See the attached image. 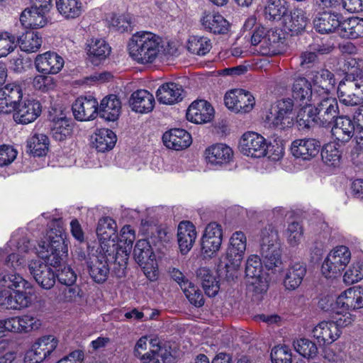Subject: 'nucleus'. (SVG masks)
<instances>
[{
    "mask_svg": "<svg viewBox=\"0 0 363 363\" xmlns=\"http://www.w3.org/2000/svg\"><path fill=\"white\" fill-rule=\"evenodd\" d=\"M338 143H330L321 150L323 162L329 167H337L340 164L342 152L339 150Z\"/></svg>",
    "mask_w": 363,
    "mask_h": 363,
    "instance_id": "8fccbe9b",
    "label": "nucleus"
},
{
    "mask_svg": "<svg viewBox=\"0 0 363 363\" xmlns=\"http://www.w3.org/2000/svg\"><path fill=\"white\" fill-rule=\"evenodd\" d=\"M272 363H291V350L286 345L274 347L271 352Z\"/></svg>",
    "mask_w": 363,
    "mask_h": 363,
    "instance_id": "69168bd1",
    "label": "nucleus"
},
{
    "mask_svg": "<svg viewBox=\"0 0 363 363\" xmlns=\"http://www.w3.org/2000/svg\"><path fill=\"white\" fill-rule=\"evenodd\" d=\"M128 47L130 56L142 65L152 63L167 55L162 39L151 32H137L132 35Z\"/></svg>",
    "mask_w": 363,
    "mask_h": 363,
    "instance_id": "f03ea898",
    "label": "nucleus"
},
{
    "mask_svg": "<svg viewBox=\"0 0 363 363\" xmlns=\"http://www.w3.org/2000/svg\"><path fill=\"white\" fill-rule=\"evenodd\" d=\"M344 281L352 284L359 281L363 279V262H354L344 274Z\"/></svg>",
    "mask_w": 363,
    "mask_h": 363,
    "instance_id": "338daca9",
    "label": "nucleus"
},
{
    "mask_svg": "<svg viewBox=\"0 0 363 363\" xmlns=\"http://www.w3.org/2000/svg\"><path fill=\"white\" fill-rule=\"evenodd\" d=\"M315 106L318 114V126L330 127L334 121L340 116L339 104L334 97L323 98Z\"/></svg>",
    "mask_w": 363,
    "mask_h": 363,
    "instance_id": "ddd939ff",
    "label": "nucleus"
},
{
    "mask_svg": "<svg viewBox=\"0 0 363 363\" xmlns=\"http://www.w3.org/2000/svg\"><path fill=\"white\" fill-rule=\"evenodd\" d=\"M211 42L207 37L192 36L188 41L189 51L197 55H205L211 50Z\"/></svg>",
    "mask_w": 363,
    "mask_h": 363,
    "instance_id": "603ef678",
    "label": "nucleus"
},
{
    "mask_svg": "<svg viewBox=\"0 0 363 363\" xmlns=\"http://www.w3.org/2000/svg\"><path fill=\"white\" fill-rule=\"evenodd\" d=\"M341 15L337 13L325 11L319 13L313 21L315 30L321 34H329L341 27Z\"/></svg>",
    "mask_w": 363,
    "mask_h": 363,
    "instance_id": "a878e982",
    "label": "nucleus"
},
{
    "mask_svg": "<svg viewBox=\"0 0 363 363\" xmlns=\"http://www.w3.org/2000/svg\"><path fill=\"white\" fill-rule=\"evenodd\" d=\"M196 238L195 226L190 221H182L177 229V241L180 252L186 255L192 248Z\"/></svg>",
    "mask_w": 363,
    "mask_h": 363,
    "instance_id": "cd10ccee",
    "label": "nucleus"
},
{
    "mask_svg": "<svg viewBox=\"0 0 363 363\" xmlns=\"http://www.w3.org/2000/svg\"><path fill=\"white\" fill-rule=\"evenodd\" d=\"M223 232L221 225L216 222L210 223L205 229L201 238V249L208 256L218 251L222 243Z\"/></svg>",
    "mask_w": 363,
    "mask_h": 363,
    "instance_id": "2eb2a0df",
    "label": "nucleus"
},
{
    "mask_svg": "<svg viewBox=\"0 0 363 363\" xmlns=\"http://www.w3.org/2000/svg\"><path fill=\"white\" fill-rule=\"evenodd\" d=\"M306 273V268L301 263L291 265L285 272L284 286L286 289L294 290L301 284Z\"/></svg>",
    "mask_w": 363,
    "mask_h": 363,
    "instance_id": "f704fd0d",
    "label": "nucleus"
},
{
    "mask_svg": "<svg viewBox=\"0 0 363 363\" xmlns=\"http://www.w3.org/2000/svg\"><path fill=\"white\" fill-rule=\"evenodd\" d=\"M41 105L38 101L26 99L18 104L13 113V119L21 124L33 122L41 113Z\"/></svg>",
    "mask_w": 363,
    "mask_h": 363,
    "instance_id": "dca6fc26",
    "label": "nucleus"
},
{
    "mask_svg": "<svg viewBox=\"0 0 363 363\" xmlns=\"http://www.w3.org/2000/svg\"><path fill=\"white\" fill-rule=\"evenodd\" d=\"M287 2L284 0H269L264 8V16L269 21H278L286 15Z\"/></svg>",
    "mask_w": 363,
    "mask_h": 363,
    "instance_id": "a18cd8bd",
    "label": "nucleus"
},
{
    "mask_svg": "<svg viewBox=\"0 0 363 363\" xmlns=\"http://www.w3.org/2000/svg\"><path fill=\"white\" fill-rule=\"evenodd\" d=\"M345 72L343 79H350L363 84V60L349 57L344 62Z\"/></svg>",
    "mask_w": 363,
    "mask_h": 363,
    "instance_id": "ea45409f",
    "label": "nucleus"
},
{
    "mask_svg": "<svg viewBox=\"0 0 363 363\" xmlns=\"http://www.w3.org/2000/svg\"><path fill=\"white\" fill-rule=\"evenodd\" d=\"M135 238V232L130 225H125L121 230L120 244L117 245L113 244L111 247L106 250V252L116 253L117 249L123 247L128 250V254L129 255Z\"/></svg>",
    "mask_w": 363,
    "mask_h": 363,
    "instance_id": "5fc2aeb1",
    "label": "nucleus"
},
{
    "mask_svg": "<svg viewBox=\"0 0 363 363\" xmlns=\"http://www.w3.org/2000/svg\"><path fill=\"white\" fill-rule=\"evenodd\" d=\"M21 49L26 52H35L42 45V38L33 30L26 31L16 40Z\"/></svg>",
    "mask_w": 363,
    "mask_h": 363,
    "instance_id": "c03bdc74",
    "label": "nucleus"
},
{
    "mask_svg": "<svg viewBox=\"0 0 363 363\" xmlns=\"http://www.w3.org/2000/svg\"><path fill=\"white\" fill-rule=\"evenodd\" d=\"M341 30L344 38L356 39L363 37L361 18L352 17L341 23Z\"/></svg>",
    "mask_w": 363,
    "mask_h": 363,
    "instance_id": "3c124183",
    "label": "nucleus"
},
{
    "mask_svg": "<svg viewBox=\"0 0 363 363\" xmlns=\"http://www.w3.org/2000/svg\"><path fill=\"white\" fill-rule=\"evenodd\" d=\"M303 106L297 114V123L303 128H310L314 125H318V114L316 113L315 106L311 105L300 104Z\"/></svg>",
    "mask_w": 363,
    "mask_h": 363,
    "instance_id": "49530a36",
    "label": "nucleus"
},
{
    "mask_svg": "<svg viewBox=\"0 0 363 363\" xmlns=\"http://www.w3.org/2000/svg\"><path fill=\"white\" fill-rule=\"evenodd\" d=\"M292 96L295 101L306 105L312 96L311 82L304 77H298L292 84Z\"/></svg>",
    "mask_w": 363,
    "mask_h": 363,
    "instance_id": "c9c22d12",
    "label": "nucleus"
},
{
    "mask_svg": "<svg viewBox=\"0 0 363 363\" xmlns=\"http://www.w3.org/2000/svg\"><path fill=\"white\" fill-rule=\"evenodd\" d=\"M21 323V333H28L39 330L42 326L41 320L36 316L23 315L19 316Z\"/></svg>",
    "mask_w": 363,
    "mask_h": 363,
    "instance_id": "774afa93",
    "label": "nucleus"
},
{
    "mask_svg": "<svg viewBox=\"0 0 363 363\" xmlns=\"http://www.w3.org/2000/svg\"><path fill=\"white\" fill-rule=\"evenodd\" d=\"M351 253L346 246L341 245L334 248L325 259L321 270L328 278L340 274L350 262Z\"/></svg>",
    "mask_w": 363,
    "mask_h": 363,
    "instance_id": "39448f33",
    "label": "nucleus"
},
{
    "mask_svg": "<svg viewBox=\"0 0 363 363\" xmlns=\"http://www.w3.org/2000/svg\"><path fill=\"white\" fill-rule=\"evenodd\" d=\"M116 143V135L107 128L98 130L94 135L93 145L99 152L111 150Z\"/></svg>",
    "mask_w": 363,
    "mask_h": 363,
    "instance_id": "58836bf2",
    "label": "nucleus"
},
{
    "mask_svg": "<svg viewBox=\"0 0 363 363\" xmlns=\"http://www.w3.org/2000/svg\"><path fill=\"white\" fill-rule=\"evenodd\" d=\"M295 350L306 358H313L318 353L316 345L311 340L306 338H301L294 341Z\"/></svg>",
    "mask_w": 363,
    "mask_h": 363,
    "instance_id": "4d7b16f0",
    "label": "nucleus"
},
{
    "mask_svg": "<svg viewBox=\"0 0 363 363\" xmlns=\"http://www.w3.org/2000/svg\"><path fill=\"white\" fill-rule=\"evenodd\" d=\"M320 143L313 138L298 139L291 143V154L296 158L308 160L319 152Z\"/></svg>",
    "mask_w": 363,
    "mask_h": 363,
    "instance_id": "4be33fe9",
    "label": "nucleus"
},
{
    "mask_svg": "<svg viewBox=\"0 0 363 363\" xmlns=\"http://www.w3.org/2000/svg\"><path fill=\"white\" fill-rule=\"evenodd\" d=\"M308 76L313 86L322 90L324 94H329L335 86V75L328 69H321L318 71H312Z\"/></svg>",
    "mask_w": 363,
    "mask_h": 363,
    "instance_id": "2f4dec72",
    "label": "nucleus"
},
{
    "mask_svg": "<svg viewBox=\"0 0 363 363\" xmlns=\"http://www.w3.org/2000/svg\"><path fill=\"white\" fill-rule=\"evenodd\" d=\"M108 256L111 262L113 261L112 273L118 278H122L125 276V269L128 260V250L120 247L117 249L116 253L108 252Z\"/></svg>",
    "mask_w": 363,
    "mask_h": 363,
    "instance_id": "79ce46f5",
    "label": "nucleus"
},
{
    "mask_svg": "<svg viewBox=\"0 0 363 363\" xmlns=\"http://www.w3.org/2000/svg\"><path fill=\"white\" fill-rule=\"evenodd\" d=\"M239 148L245 155L259 158L267 155L268 146L266 140L261 135L247 132L240 138Z\"/></svg>",
    "mask_w": 363,
    "mask_h": 363,
    "instance_id": "9d476101",
    "label": "nucleus"
},
{
    "mask_svg": "<svg viewBox=\"0 0 363 363\" xmlns=\"http://www.w3.org/2000/svg\"><path fill=\"white\" fill-rule=\"evenodd\" d=\"M130 104L133 111L144 113L151 111L155 105L152 94L145 89L135 91L130 97Z\"/></svg>",
    "mask_w": 363,
    "mask_h": 363,
    "instance_id": "473e14b6",
    "label": "nucleus"
},
{
    "mask_svg": "<svg viewBox=\"0 0 363 363\" xmlns=\"http://www.w3.org/2000/svg\"><path fill=\"white\" fill-rule=\"evenodd\" d=\"M303 235V228L299 223L292 222L289 224L286 230V236L288 243L291 246L298 245L301 241Z\"/></svg>",
    "mask_w": 363,
    "mask_h": 363,
    "instance_id": "0e129e2a",
    "label": "nucleus"
},
{
    "mask_svg": "<svg viewBox=\"0 0 363 363\" xmlns=\"http://www.w3.org/2000/svg\"><path fill=\"white\" fill-rule=\"evenodd\" d=\"M57 11L66 19L78 18L83 11L80 0H55Z\"/></svg>",
    "mask_w": 363,
    "mask_h": 363,
    "instance_id": "4c0bfd02",
    "label": "nucleus"
},
{
    "mask_svg": "<svg viewBox=\"0 0 363 363\" xmlns=\"http://www.w3.org/2000/svg\"><path fill=\"white\" fill-rule=\"evenodd\" d=\"M196 277L202 284L207 296L214 297L220 289V285L216 276L206 267H201L196 271Z\"/></svg>",
    "mask_w": 363,
    "mask_h": 363,
    "instance_id": "e433bc0d",
    "label": "nucleus"
},
{
    "mask_svg": "<svg viewBox=\"0 0 363 363\" xmlns=\"http://www.w3.org/2000/svg\"><path fill=\"white\" fill-rule=\"evenodd\" d=\"M72 112L78 121H89L97 114L98 102L92 96H81L72 104Z\"/></svg>",
    "mask_w": 363,
    "mask_h": 363,
    "instance_id": "a211bd4d",
    "label": "nucleus"
},
{
    "mask_svg": "<svg viewBox=\"0 0 363 363\" xmlns=\"http://www.w3.org/2000/svg\"><path fill=\"white\" fill-rule=\"evenodd\" d=\"M182 286V291L192 305L199 308L204 305L203 296L197 286L190 281H186Z\"/></svg>",
    "mask_w": 363,
    "mask_h": 363,
    "instance_id": "6e6d98bb",
    "label": "nucleus"
},
{
    "mask_svg": "<svg viewBox=\"0 0 363 363\" xmlns=\"http://www.w3.org/2000/svg\"><path fill=\"white\" fill-rule=\"evenodd\" d=\"M182 86L174 82L162 84L157 89L156 96L158 101L163 104L171 105L181 101L183 99Z\"/></svg>",
    "mask_w": 363,
    "mask_h": 363,
    "instance_id": "bb28decb",
    "label": "nucleus"
},
{
    "mask_svg": "<svg viewBox=\"0 0 363 363\" xmlns=\"http://www.w3.org/2000/svg\"><path fill=\"white\" fill-rule=\"evenodd\" d=\"M214 114L212 106L205 100L194 101L188 108L186 118L195 123L211 121Z\"/></svg>",
    "mask_w": 363,
    "mask_h": 363,
    "instance_id": "412c9836",
    "label": "nucleus"
},
{
    "mask_svg": "<svg viewBox=\"0 0 363 363\" xmlns=\"http://www.w3.org/2000/svg\"><path fill=\"white\" fill-rule=\"evenodd\" d=\"M150 351L141 356L143 363H160V358L164 363H170L172 359L170 351L165 344L158 338H152L150 342Z\"/></svg>",
    "mask_w": 363,
    "mask_h": 363,
    "instance_id": "b1692460",
    "label": "nucleus"
},
{
    "mask_svg": "<svg viewBox=\"0 0 363 363\" xmlns=\"http://www.w3.org/2000/svg\"><path fill=\"white\" fill-rule=\"evenodd\" d=\"M49 139L44 134H34L27 141L26 152L33 156L41 157L47 154Z\"/></svg>",
    "mask_w": 363,
    "mask_h": 363,
    "instance_id": "a19ab883",
    "label": "nucleus"
},
{
    "mask_svg": "<svg viewBox=\"0 0 363 363\" xmlns=\"http://www.w3.org/2000/svg\"><path fill=\"white\" fill-rule=\"evenodd\" d=\"M247 290L255 296L265 294L269 287V274L263 271L261 259L252 255L248 257L245 265Z\"/></svg>",
    "mask_w": 363,
    "mask_h": 363,
    "instance_id": "20e7f679",
    "label": "nucleus"
},
{
    "mask_svg": "<svg viewBox=\"0 0 363 363\" xmlns=\"http://www.w3.org/2000/svg\"><path fill=\"white\" fill-rule=\"evenodd\" d=\"M121 111V102L117 96L114 94L104 97L99 106H98L97 114L106 121H115L120 116Z\"/></svg>",
    "mask_w": 363,
    "mask_h": 363,
    "instance_id": "c756f323",
    "label": "nucleus"
},
{
    "mask_svg": "<svg viewBox=\"0 0 363 363\" xmlns=\"http://www.w3.org/2000/svg\"><path fill=\"white\" fill-rule=\"evenodd\" d=\"M164 145L174 150H184L191 144V136L185 130L174 128L166 131L162 136Z\"/></svg>",
    "mask_w": 363,
    "mask_h": 363,
    "instance_id": "5701e85b",
    "label": "nucleus"
},
{
    "mask_svg": "<svg viewBox=\"0 0 363 363\" xmlns=\"http://www.w3.org/2000/svg\"><path fill=\"white\" fill-rule=\"evenodd\" d=\"M16 47V38L13 35L8 32L0 33V57H6Z\"/></svg>",
    "mask_w": 363,
    "mask_h": 363,
    "instance_id": "e2e57ef3",
    "label": "nucleus"
},
{
    "mask_svg": "<svg viewBox=\"0 0 363 363\" xmlns=\"http://www.w3.org/2000/svg\"><path fill=\"white\" fill-rule=\"evenodd\" d=\"M116 223L109 217L100 219L96 228V234L99 240L114 241L117 238Z\"/></svg>",
    "mask_w": 363,
    "mask_h": 363,
    "instance_id": "09e8293b",
    "label": "nucleus"
},
{
    "mask_svg": "<svg viewBox=\"0 0 363 363\" xmlns=\"http://www.w3.org/2000/svg\"><path fill=\"white\" fill-rule=\"evenodd\" d=\"M233 156L232 149L223 143L211 145L206 150V157L208 163L222 165L230 162Z\"/></svg>",
    "mask_w": 363,
    "mask_h": 363,
    "instance_id": "7c9ffc66",
    "label": "nucleus"
},
{
    "mask_svg": "<svg viewBox=\"0 0 363 363\" xmlns=\"http://www.w3.org/2000/svg\"><path fill=\"white\" fill-rule=\"evenodd\" d=\"M83 292L81 288L74 285H65L60 289V299L65 302H74L82 298Z\"/></svg>",
    "mask_w": 363,
    "mask_h": 363,
    "instance_id": "680f3d73",
    "label": "nucleus"
},
{
    "mask_svg": "<svg viewBox=\"0 0 363 363\" xmlns=\"http://www.w3.org/2000/svg\"><path fill=\"white\" fill-rule=\"evenodd\" d=\"M267 35L256 50L262 55L274 56L280 52L281 44L283 43L281 30L279 29H268Z\"/></svg>",
    "mask_w": 363,
    "mask_h": 363,
    "instance_id": "c85d7f7f",
    "label": "nucleus"
},
{
    "mask_svg": "<svg viewBox=\"0 0 363 363\" xmlns=\"http://www.w3.org/2000/svg\"><path fill=\"white\" fill-rule=\"evenodd\" d=\"M260 254L269 270L281 264V242L277 230L269 225L260 233Z\"/></svg>",
    "mask_w": 363,
    "mask_h": 363,
    "instance_id": "7ed1b4c3",
    "label": "nucleus"
},
{
    "mask_svg": "<svg viewBox=\"0 0 363 363\" xmlns=\"http://www.w3.org/2000/svg\"><path fill=\"white\" fill-rule=\"evenodd\" d=\"M337 97L345 106H358L363 103V84L342 79L337 86Z\"/></svg>",
    "mask_w": 363,
    "mask_h": 363,
    "instance_id": "9b49d317",
    "label": "nucleus"
},
{
    "mask_svg": "<svg viewBox=\"0 0 363 363\" xmlns=\"http://www.w3.org/2000/svg\"><path fill=\"white\" fill-rule=\"evenodd\" d=\"M64 63L62 57L53 52L38 55L35 60L36 69L46 74L58 73L63 67Z\"/></svg>",
    "mask_w": 363,
    "mask_h": 363,
    "instance_id": "aec40b11",
    "label": "nucleus"
},
{
    "mask_svg": "<svg viewBox=\"0 0 363 363\" xmlns=\"http://www.w3.org/2000/svg\"><path fill=\"white\" fill-rule=\"evenodd\" d=\"M110 262L111 258L106 251L104 253L100 251L96 255H89V259L86 260V268L90 277L94 281L102 284L107 280L110 272L108 266Z\"/></svg>",
    "mask_w": 363,
    "mask_h": 363,
    "instance_id": "6e6552de",
    "label": "nucleus"
},
{
    "mask_svg": "<svg viewBox=\"0 0 363 363\" xmlns=\"http://www.w3.org/2000/svg\"><path fill=\"white\" fill-rule=\"evenodd\" d=\"M333 123L331 133L335 140L341 144L349 142L354 133V125L351 118L346 116H340Z\"/></svg>",
    "mask_w": 363,
    "mask_h": 363,
    "instance_id": "393cba45",
    "label": "nucleus"
},
{
    "mask_svg": "<svg viewBox=\"0 0 363 363\" xmlns=\"http://www.w3.org/2000/svg\"><path fill=\"white\" fill-rule=\"evenodd\" d=\"M28 283L21 275L13 272L0 274V289H10L13 291L21 287L28 289Z\"/></svg>",
    "mask_w": 363,
    "mask_h": 363,
    "instance_id": "37998d69",
    "label": "nucleus"
},
{
    "mask_svg": "<svg viewBox=\"0 0 363 363\" xmlns=\"http://www.w3.org/2000/svg\"><path fill=\"white\" fill-rule=\"evenodd\" d=\"M72 132L71 121L66 117L55 119L51 128L52 138L57 141H63L69 138Z\"/></svg>",
    "mask_w": 363,
    "mask_h": 363,
    "instance_id": "de8ad7c7",
    "label": "nucleus"
},
{
    "mask_svg": "<svg viewBox=\"0 0 363 363\" xmlns=\"http://www.w3.org/2000/svg\"><path fill=\"white\" fill-rule=\"evenodd\" d=\"M338 325L334 321H322L312 330L311 335L319 344L329 345L335 342L340 336Z\"/></svg>",
    "mask_w": 363,
    "mask_h": 363,
    "instance_id": "6ab92c4d",
    "label": "nucleus"
},
{
    "mask_svg": "<svg viewBox=\"0 0 363 363\" xmlns=\"http://www.w3.org/2000/svg\"><path fill=\"white\" fill-rule=\"evenodd\" d=\"M22 97V89L16 83L8 84L0 89V112L4 113L13 112Z\"/></svg>",
    "mask_w": 363,
    "mask_h": 363,
    "instance_id": "4468645a",
    "label": "nucleus"
},
{
    "mask_svg": "<svg viewBox=\"0 0 363 363\" xmlns=\"http://www.w3.org/2000/svg\"><path fill=\"white\" fill-rule=\"evenodd\" d=\"M135 262L143 268L144 274L151 281L156 279L157 262L151 245L146 240H138L133 250Z\"/></svg>",
    "mask_w": 363,
    "mask_h": 363,
    "instance_id": "423d86ee",
    "label": "nucleus"
},
{
    "mask_svg": "<svg viewBox=\"0 0 363 363\" xmlns=\"http://www.w3.org/2000/svg\"><path fill=\"white\" fill-rule=\"evenodd\" d=\"M357 293L356 287L350 288L342 292L337 299V302L339 305L345 307L347 309H358L359 305H358V295Z\"/></svg>",
    "mask_w": 363,
    "mask_h": 363,
    "instance_id": "13d9d810",
    "label": "nucleus"
},
{
    "mask_svg": "<svg viewBox=\"0 0 363 363\" xmlns=\"http://www.w3.org/2000/svg\"><path fill=\"white\" fill-rule=\"evenodd\" d=\"M38 256L45 260H32L28 269L37 284L46 290L52 289L57 275L48 266L58 267L68 255V247L60 220H55L50 225L45 240L39 243Z\"/></svg>",
    "mask_w": 363,
    "mask_h": 363,
    "instance_id": "f257e3e1",
    "label": "nucleus"
},
{
    "mask_svg": "<svg viewBox=\"0 0 363 363\" xmlns=\"http://www.w3.org/2000/svg\"><path fill=\"white\" fill-rule=\"evenodd\" d=\"M225 106L236 112L250 111L255 103V97L250 91L241 89L227 92L224 97Z\"/></svg>",
    "mask_w": 363,
    "mask_h": 363,
    "instance_id": "f8f14e48",
    "label": "nucleus"
},
{
    "mask_svg": "<svg viewBox=\"0 0 363 363\" xmlns=\"http://www.w3.org/2000/svg\"><path fill=\"white\" fill-rule=\"evenodd\" d=\"M267 121L269 125L280 130L289 128L294 124L293 117L284 115V113L280 114V112L275 109L274 113L272 111L267 116Z\"/></svg>",
    "mask_w": 363,
    "mask_h": 363,
    "instance_id": "bf43d9fd",
    "label": "nucleus"
},
{
    "mask_svg": "<svg viewBox=\"0 0 363 363\" xmlns=\"http://www.w3.org/2000/svg\"><path fill=\"white\" fill-rule=\"evenodd\" d=\"M201 22L206 30L215 34H223L228 30V22L217 13L203 12Z\"/></svg>",
    "mask_w": 363,
    "mask_h": 363,
    "instance_id": "72a5a7b5",
    "label": "nucleus"
},
{
    "mask_svg": "<svg viewBox=\"0 0 363 363\" xmlns=\"http://www.w3.org/2000/svg\"><path fill=\"white\" fill-rule=\"evenodd\" d=\"M31 296L26 291L16 289L13 291L10 300V309L21 310L31 305Z\"/></svg>",
    "mask_w": 363,
    "mask_h": 363,
    "instance_id": "052dcab7",
    "label": "nucleus"
},
{
    "mask_svg": "<svg viewBox=\"0 0 363 363\" xmlns=\"http://www.w3.org/2000/svg\"><path fill=\"white\" fill-rule=\"evenodd\" d=\"M283 22L285 30L290 32L291 35H297L305 30L309 23V17L303 9L295 8L284 16Z\"/></svg>",
    "mask_w": 363,
    "mask_h": 363,
    "instance_id": "f3484780",
    "label": "nucleus"
},
{
    "mask_svg": "<svg viewBox=\"0 0 363 363\" xmlns=\"http://www.w3.org/2000/svg\"><path fill=\"white\" fill-rule=\"evenodd\" d=\"M110 52V46L102 39L91 40L89 44L88 53L92 57L93 62L106 59Z\"/></svg>",
    "mask_w": 363,
    "mask_h": 363,
    "instance_id": "864d4df0",
    "label": "nucleus"
},
{
    "mask_svg": "<svg viewBox=\"0 0 363 363\" xmlns=\"http://www.w3.org/2000/svg\"><path fill=\"white\" fill-rule=\"evenodd\" d=\"M58 340L52 335H45L39 338L25 354L26 363H40L49 357L56 349Z\"/></svg>",
    "mask_w": 363,
    "mask_h": 363,
    "instance_id": "0eeeda50",
    "label": "nucleus"
},
{
    "mask_svg": "<svg viewBox=\"0 0 363 363\" xmlns=\"http://www.w3.org/2000/svg\"><path fill=\"white\" fill-rule=\"evenodd\" d=\"M246 237L241 231H237L231 236L225 264L228 272L236 271L240 267L246 250Z\"/></svg>",
    "mask_w": 363,
    "mask_h": 363,
    "instance_id": "1a4fd4ad",
    "label": "nucleus"
}]
</instances>
